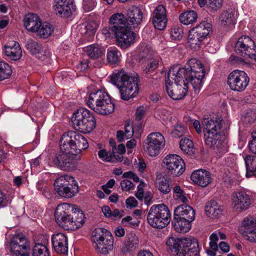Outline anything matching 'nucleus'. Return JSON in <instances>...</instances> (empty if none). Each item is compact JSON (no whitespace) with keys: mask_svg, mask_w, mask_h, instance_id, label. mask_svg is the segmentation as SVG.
Masks as SVG:
<instances>
[{"mask_svg":"<svg viewBox=\"0 0 256 256\" xmlns=\"http://www.w3.org/2000/svg\"><path fill=\"white\" fill-rule=\"evenodd\" d=\"M192 220H186L179 216L174 215V219L172 224L175 230L178 232L186 233L191 228Z\"/></svg>","mask_w":256,"mask_h":256,"instance_id":"nucleus-33","label":"nucleus"},{"mask_svg":"<svg viewBox=\"0 0 256 256\" xmlns=\"http://www.w3.org/2000/svg\"><path fill=\"white\" fill-rule=\"evenodd\" d=\"M54 216L57 224L66 230H74L84 224L83 212L74 205L66 203L58 204L56 208Z\"/></svg>","mask_w":256,"mask_h":256,"instance_id":"nucleus-4","label":"nucleus"},{"mask_svg":"<svg viewBox=\"0 0 256 256\" xmlns=\"http://www.w3.org/2000/svg\"><path fill=\"white\" fill-rule=\"evenodd\" d=\"M102 32L108 37L116 36L118 44L123 48L134 43L135 34L130 30L126 18L122 13L113 14L110 18L108 26L103 28Z\"/></svg>","mask_w":256,"mask_h":256,"instance_id":"nucleus-2","label":"nucleus"},{"mask_svg":"<svg viewBox=\"0 0 256 256\" xmlns=\"http://www.w3.org/2000/svg\"><path fill=\"white\" fill-rule=\"evenodd\" d=\"M11 67L8 64L0 62V81L8 78L12 74Z\"/></svg>","mask_w":256,"mask_h":256,"instance_id":"nucleus-45","label":"nucleus"},{"mask_svg":"<svg viewBox=\"0 0 256 256\" xmlns=\"http://www.w3.org/2000/svg\"><path fill=\"white\" fill-rule=\"evenodd\" d=\"M145 111L143 108H138L136 113V120H141L144 115Z\"/></svg>","mask_w":256,"mask_h":256,"instance_id":"nucleus-62","label":"nucleus"},{"mask_svg":"<svg viewBox=\"0 0 256 256\" xmlns=\"http://www.w3.org/2000/svg\"><path fill=\"white\" fill-rule=\"evenodd\" d=\"M5 54L13 60H19L22 56L19 44L14 40L7 42L5 46Z\"/></svg>","mask_w":256,"mask_h":256,"instance_id":"nucleus-28","label":"nucleus"},{"mask_svg":"<svg viewBox=\"0 0 256 256\" xmlns=\"http://www.w3.org/2000/svg\"><path fill=\"white\" fill-rule=\"evenodd\" d=\"M110 82L120 90L121 98L127 100L135 97L139 91L138 76L130 74L124 68L115 70L110 76Z\"/></svg>","mask_w":256,"mask_h":256,"instance_id":"nucleus-5","label":"nucleus"},{"mask_svg":"<svg viewBox=\"0 0 256 256\" xmlns=\"http://www.w3.org/2000/svg\"><path fill=\"white\" fill-rule=\"evenodd\" d=\"M236 52L243 56L252 58L256 54V46L252 39L248 36L240 38L235 46Z\"/></svg>","mask_w":256,"mask_h":256,"instance_id":"nucleus-18","label":"nucleus"},{"mask_svg":"<svg viewBox=\"0 0 256 256\" xmlns=\"http://www.w3.org/2000/svg\"><path fill=\"white\" fill-rule=\"evenodd\" d=\"M191 30L206 40L212 31V26L210 24L204 21L200 22Z\"/></svg>","mask_w":256,"mask_h":256,"instance_id":"nucleus-36","label":"nucleus"},{"mask_svg":"<svg viewBox=\"0 0 256 256\" xmlns=\"http://www.w3.org/2000/svg\"><path fill=\"white\" fill-rule=\"evenodd\" d=\"M172 252L177 256H199V246L196 239L192 238H169L166 242Z\"/></svg>","mask_w":256,"mask_h":256,"instance_id":"nucleus-7","label":"nucleus"},{"mask_svg":"<svg viewBox=\"0 0 256 256\" xmlns=\"http://www.w3.org/2000/svg\"><path fill=\"white\" fill-rule=\"evenodd\" d=\"M183 30L179 26H174L172 28L170 35L176 40H180L183 37Z\"/></svg>","mask_w":256,"mask_h":256,"instance_id":"nucleus-48","label":"nucleus"},{"mask_svg":"<svg viewBox=\"0 0 256 256\" xmlns=\"http://www.w3.org/2000/svg\"><path fill=\"white\" fill-rule=\"evenodd\" d=\"M217 202L215 200H210L207 202L206 206V212L208 216L213 210L214 208L217 204Z\"/></svg>","mask_w":256,"mask_h":256,"instance_id":"nucleus-54","label":"nucleus"},{"mask_svg":"<svg viewBox=\"0 0 256 256\" xmlns=\"http://www.w3.org/2000/svg\"><path fill=\"white\" fill-rule=\"evenodd\" d=\"M26 48L32 54L38 56L39 58L40 54H42L43 52L42 44L32 40H28Z\"/></svg>","mask_w":256,"mask_h":256,"instance_id":"nucleus-40","label":"nucleus"},{"mask_svg":"<svg viewBox=\"0 0 256 256\" xmlns=\"http://www.w3.org/2000/svg\"><path fill=\"white\" fill-rule=\"evenodd\" d=\"M142 18L143 13L138 7L133 6L129 8L127 11L126 20L127 25L130 26V30H132V26L136 27L138 26Z\"/></svg>","mask_w":256,"mask_h":256,"instance_id":"nucleus-22","label":"nucleus"},{"mask_svg":"<svg viewBox=\"0 0 256 256\" xmlns=\"http://www.w3.org/2000/svg\"><path fill=\"white\" fill-rule=\"evenodd\" d=\"M54 2L56 3L54 10L56 14L65 18L72 15V2L71 0H55Z\"/></svg>","mask_w":256,"mask_h":256,"instance_id":"nucleus-25","label":"nucleus"},{"mask_svg":"<svg viewBox=\"0 0 256 256\" xmlns=\"http://www.w3.org/2000/svg\"><path fill=\"white\" fill-rule=\"evenodd\" d=\"M96 0H83L82 7L86 12H90L96 7Z\"/></svg>","mask_w":256,"mask_h":256,"instance_id":"nucleus-50","label":"nucleus"},{"mask_svg":"<svg viewBox=\"0 0 256 256\" xmlns=\"http://www.w3.org/2000/svg\"><path fill=\"white\" fill-rule=\"evenodd\" d=\"M41 19L35 14L30 13L26 14L24 19V24L26 28L29 32H36L41 25Z\"/></svg>","mask_w":256,"mask_h":256,"instance_id":"nucleus-27","label":"nucleus"},{"mask_svg":"<svg viewBox=\"0 0 256 256\" xmlns=\"http://www.w3.org/2000/svg\"><path fill=\"white\" fill-rule=\"evenodd\" d=\"M184 132V128L182 126H176L174 130L172 131V134L174 136L180 138L183 136Z\"/></svg>","mask_w":256,"mask_h":256,"instance_id":"nucleus-58","label":"nucleus"},{"mask_svg":"<svg viewBox=\"0 0 256 256\" xmlns=\"http://www.w3.org/2000/svg\"><path fill=\"white\" fill-rule=\"evenodd\" d=\"M201 68H203V66L200 60L196 58H192L188 61L186 67L183 68L188 70L189 72H194L196 71V68L200 69Z\"/></svg>","mask_w":256,"mask_h":256,"instance_id":"nucleus-46","label":"nucleus"},{"mask_svg":"<svg viewBox=\"0 0 256 256\" xmlns=\"http://www.w3.org/2000/svg\"><path fill=\"white\" fill-rule=\"evenodd\" d=\"M122 177L124 178H129L132 179L135 182H138L140 181V179L137 175H136L132 171L124 172L122 174Z\"/></svg>","mask_w":256,"mask_h":256,"instance_id":"nucleus-57","label":"nucleus"},{"mask_svg":"<svg viewBox=\"0 0 256 256\" xmlns=\"http://www.w3.org/2000/svg\"><path fill=\"white\" fill-rule=\"evenodd\" d=\"M196 71L189 72L178 66H174L168 71V76H171L172 80L176 82L186 80L191 84L194 91L199 90L202 86V80L205 75V70L203 68H196Z\"/></svg>","mask_w":256,"mask_h":256,"instance_id":"nucleus-6","label":"nucleus"},{"mask_svg":"<svg viewBox=\"0 0 256 256\" xmlns=\"http://www.w3.org/2000/svg\"><path fill=\"white\" fill-rule=\"evenodd\" d=\"M223 0H208V8L212 12H216L222 6Z\"/></svg>","mask_w":256,"mask_h":256,"instance_id":"nucleus-47","label":"nucleus"},{"mask_svg":"<svg viewBox=\"0 0 256 256\" xmlns=\"http://www.w3.org/2000/svg\"><path fill=\"white\" fill-rule=\"evenodd\" d=\"M54 186L58 195L65 198H71L78 192V186L74 178L68 175L56 178Z\"/></svg>","mask_w":256,"mask_h":256,"instance_id":"nucleus-12","label":"nucleus"},{"mask_svg":"<svg viewBox=\"0 0 256 256\" xmlns=\"http://www.w3.org/2000/svg\"><path fill=\"white\" fill-rule=\"evenodd\" d=\"M10 250L14 256H30V244L22 234L14 236L10 242Z\"/></svg>","mask_w":256,"mask_h":256,"instance_id":"nucleus-17","label":"nucleus"},{"mask_svg":"<svg viewBox=\"0 0 256 256\" xmlns=\"http://www.w3.org/2000/svg\"><path fill=\"white\" fill-rule=\"evenodd\" d=\"M85 52L92 59L98 60L104 54V50L98 46L90 45L86 48Z\"/></svg>","mask_w":256,"mask_h":256,"instance_id":"nucleus-38","label":"nucleus"},{"mask_svg":"<svg viewBox=\"0 0 256 256\" xmlns=\"http://www.w3.org/2000/svg\"><path fill=\"white\" fill-rule=\"evenodd\" d=\"M89 60L86 59H84L80 62L78 66L82 72H86L89 68Z\"/></svg>","mask_w":256,"mask_h":256,"instance_id":"nucleus-55","label":"nucleus"},{"mask_svg":"<svg viewBox=\"0 0 256 256\" xmlns=\"http://www.w3.org/2000/svg\"><path fill=\"white\" fill-rule=\"evenodd\" d=\"M92 240L98 254L106 255L114 248V238L111 232L102 228H95L92 232Z\"/></svg>","mask_w":256,"mask_h":256,"instance_id":"nucleus-11","label":"nucleus"},{"mask_svg":"<svg viewBox=\"0 0 256 256\" xmlns=\"http://www.w3.org/2000/svg\"><path fill=\"white\" fill-rule=\"evenodd\" d=\"M86 138L74 131L64 133L60 140V152L56 154L52 162L57 167L64 170H72L80 159L78 154L82 150L88 148Z\"/></svg>","mask_w":256,"mask_h":256,"instance_id":"nucleus-1","label":"nucleus"},{"mask_svg":"<svg viewBox=\"0 0 256 256\" xmlns=\"http://www.w3.org/2000/svg\"><path fill=\"white\" fill-rule=\"evenodd\" d=\"M180 146L184 152L188 154L193 153L194 144L189 138H182L180 141Z\"/></svg>","mask_w":256,"mask_h":256,"instance_id":"nucleus-44","label":"nucleus"},{"mask_svg":"<svg viewBox=\"0 0 256 256\" xmlns=\"http://www.w3.org/2000/svg\"><path fill=\"white\" fill-rule=\"evenodd\" d=\"M222 120L218 116L204 118L202 121V126L206 144L222 154L228 152L224 138L220 134Z\"/></svg>","mask_w":256,"mask_h":256,"instance_id":"nucleus-3","label":"nucleus"},{"mask_svg":"<svg viewBox=\"0 0 256 256\" xmlns=\"http://www.w3.org/2000/svg\"><path fill=\"white\" fill-rule=\"evenodd\" d=\"M139 246L138 239L135 234L130 232L126 236V239L121 248L122 253L133 252L138 248Z\"/></svg>","mask_w":256,"mask_h":256,"instance_id":"nucleus-32","label":"nucleus"},{"mask_svg":"<svg viewBox=\"0 0 256 256\" xmlns=\"http://www.w3.org/2000/svg\"><path fill=\"white\" fill-rule=\"evenodd\" d=\"M52 243L54 250L58 254H66L68 252L67 237L62 233L54 234L52 237Z\"/></svg>","mask_w":256,"mask_h":256,"instance_id":"nucleus-21","label":"nucleus"},{"mask_svg":"<svg viewBox=\"0 0 256 256\" xmlns=\"http://www.w3.org/2000/svg\"><path fill=\"white\" fill-rule=\"evenodd\" d=\"M198 18L197 13L193 10H190L181 14L179 16V20L182 24L188 25L196 22Z\"/></svg>","mask_w":256,"mask_h":256,"instance_id":"nucleus-37","label":"nucleus"},{"mask_svg":"<svg viewBox=\"0 0 256 256\" xmlns=\"http://www.w3.org/2000/svg\"><path fill=\"white\" fill-rule=\"evenodd\" d=\"M132 219V218L131 216H127L122 219V223L124 226H126L127 224H128L130 226H138V224L136 222H130Z\"/></svg>","mask_w":256,"mask_h":256,"instance_id":"nucleus-59","label":"nucleus"},{"mask_svg":"<svg viewBox=\"0 0 256 256\" xmlns=\"http://www.w3.org/2000/svg\"><path fill=\"white\" fill-rule=\"evenodd\" d=\"M134 135L132 127L129 124L125 126L124 132L122 130H118L116 132L117 139L119 142L124 141V138L129 139L132 138Z\"/></svg>","mask_w":256,"mask_h":256,"instance_id":"nucleus-42","label":"nucleus"},{"mask_svg":"<svg viewBox=\"0 0 256 256\" xmlns=\"http://www.w3.org/2000/svg\"><path fill=\"white\" fill-rule=\"evenodd\" d=\"M163 166L167 174L174 177L181 176L185 171L184 160L177 154H168L163 160Z\"/></svg>","mask_w":256,"mask_h":256,"instance_id":"nucleus-13","label":"nucleus"},{"mask_svg":"<svg viewBox=\"0 0 256 256\" xmlns=\"http://www.w3.org/2000/svg\"><path fill=\"white\" fill-rule=\"evenodd\" d=\"M147 59V64L143 68L142 74L148 78L152 76V74L158 68L160 58L158 56L152 57L151 54L142 56Z\"/></svg>","mask_w":256,"mask_h":256,"instance_id":"nucleus-31","label":"nucleus"},{"mask_svg":"<svg viewBox=\"0 0 256 256\" xmlns=\"http://www.w3.org/2000/svg\"><path fill=\"white\" fill-rule=\"evenodd\" d=\"M238 230L246 240L252 242H256V217L250 216L246 217Z\"/></svg>","mask_w":256,"mask_h":256,"instance_id":"nucleus-19","label":"nucleus"},{"mask_svg":"<svg viewBox=\"0 0 256 256\" xmlns=\"http://www.w3.org/2000/svg\"><path fill=\"white\" fill-rule=\"evenodd\" d=\"M98 155L100 158L106 162H114L112 160V153L107 152L106 150H102L98 152Z\"/></svg>","mask_w":256,"mask_h":256,"instance_id":"nucleus-49","label":"nucleus"},{"mask_svg":"<svg viewBox=\"0 0 256 256\" xmlns=\"http://www.w3.org/2000/svg\"><path fill=\"white\" fill-rule=\"evenodd\" d=\"M8 204L6 196L4 192L0 189V208L6 206Z\"/></svg>","mask_w":256,"mask_h":256,"instance_id":"nucleus-61","label":"nucleus"},{"mask_svg":"<svg viewBox=\"0 0 256 256\" xmlns=\"http://www.w3.org/2000/svg\"><path fill=\"white\" fill-rule=\"evenodd\" d=\"M114 234L116 236L122 237L124 235L125 231L121 226H118L114 230Z\"/></svg>","mask_w":256,"mask_h":256,"instance_id":"nucleus-63","label":"nucleus"},{"mask_svg":"<svg viewBox=\"0 0 256 256\" xmlns=\"http://www.w3.org/2000/svg\"><path fill=\"white\" fill-rule=\"evenodd\" d=\"M250 78L243 71L235 70L228 76L227 83L230 89L236 92H244L248 85Z\"/></svg>","mask_w":256,"mask_h":256,"instance_id":"nucleus-14","label":"nucleus"},{"mask_svg":"<svg viewBox=\"0 0 256 256\" xmlns=\"http://www.w3.org/2000/svg\"><path fill=\"white\" fill-rule=\"evenodd\" d=\"M174 215L186 220L193 221L195 218V212L192 207L183 204L178 206L174 210Z\"/></svg>","mask_w":256,"mask_h":256,"instance_id":"nucleus-30","label":"nucleus"},{"mask_svg":"<svg viewBox=\"0 0 256 256\" xmlns=\"http://www.w3.org/2000/svg\"><path fill=\"white\" fill-rule=\"evenodd\" d=\"M232 200L236 210H245L251 204L249 195L241 192L234 193L232 196Z\"/></svg>","mask_w":256,"mask_h":256,"instance_id":"nucleus-24","label":"nucleus"},{"mask_svg":"<svg viewBox=\"0 0 256 256\" xmlns=\"http://www.w3.org/2000/svg\"><path fill=\"white\" fill-rule=\"evenodd\" d=\"M102 212L106 217L110 218L112 216V210L108 206H102Z\"/></svg>","mask_w":256,"mask_h":256,"instance_id":"nucleus-64","label":"nucleus"},{"mask_svg":"<svg viewBox=\"0 0 256 256\" xmlns=\"http://www.w3.org/2000/svg\"><path fill=\"white\" fill-rule=\"evenodd\" d=\"M127 208H132L138 206V202L134 197H130L126 200Z\"/></svg>","mask_w":256,"mask_h":256,"instance_id":"nucleus-60","label":"nucleus"},{"mask_svg":"<svg viewBox=\"0 0 256 256\" xmlns=\"http://www.w3.org/2000/svg\"><path fill=\"white\" fill-rule=\"evenodd\" d=\"M204 40L205 39L198 34L192 30L190 29V30L188 38V43L192 49L194 50L200 49Z\"/></svg>","mask_w":256,"mask_h":256,"instance_id":"nucleus-34","label":"nucleus"},{"mask_svg":"<svg viewBox=\"0 0 256 256\" xmlns=\"http://www.w3.org/2000/svg\"><path fill=\"white\" fill-rule=\"evenodd\" d=\"M54 31L53 26L49 23L41 22V25L36 31L37 35L42 38H46L50 36Z\"/></svg>","mask_w":256,"mask_h":256,"instance_id":"nucleus-41","label":"nucleus"},{"mask_svg":"<svg viewBox=\"0 0 256 256\" xmlns=\"http://www.w3.org/2000/svg\"><path fill=\"white\" fill-rule=\"evenodd\" d=\"M237 15L238 12L235 6L224 11L219 18L221 25L230 27L233 26L236 24Z\"/></svg>","mask_w":256,"mask_h":256,"instance_id":"nucleus-26","label":"nucleus"},{"mask_svg":"<svg viewBox=\"0 0 256 256\" xmlns=\"http://www.w3.org/2000/svg\"><path fill=\"white\" fill-rule=\"evenodd\" d=\"M230 60L232 64L234 65L244 64V60L238 56H232L230 58Z\"/></svg>","mask_w":256,"mask_h":256,"instance_id":"nucleus-56","label":"nucleus"},{"mask_svg":"<svg viewBox=\"0 0 256 256\" xmlns=\"http://www.w3.org/2000/svg\"><path fill=\"white\" fill-rule=\"evenodd\" d=\"M72 126L76 130L88 134L96 128V120L93 113L88 109L80 108L73 114Z\"/></svg>","mask_w":256,"mask_h":256,"instance_id":"nucleus-10","label":"nucleus"},{"mask_svg":"<svg viewBox=\"0 0 256 256\" xmlns=\"http://www.w3.org/2000/svg\"><path fill=\"white\" fill-rule=\"evenodd\" d=\"M145 150L151 156H157L165 144L163 136L159 132L150 134L145 140Z\"/></svg>","mask_w":256,"mask_h":256,"instance_id":"nucleus-16","label":"nucleus"},{"mask_svg":"<svg viewBox=\"0 0 256 256\" xmlns=\"http://www.w3.org/2000/svg\"><path fill=\"white\" fill-rule=\"evenodd\" d=\"M171 214L168 208L164 204L152 206L147 214V220L152 227L162 228L170 222Z\"/></svg>","mask_w":256,"mask_h":256,"instance_id":"nucleus-9","label":"nucleus"},{"mask_svg":"<svg viewBox=\"0 0 256 256\" xmlns=\"http://www.w3.org/2000/svg\"><path fill=\"white\" fill-rule=\"evenodd\" d=\"M87 104L96 112L104 115L112 113L115 108L109 94L102 90L91 92L89 95Z\"/></svg>","mask_w":256,"mask_h":256,"instance_id":"nucleus-8","label":"nucleus"},{"mask_svg":"<svg viewBox=\"0 0 256 256\" xmlns=\"http://www.w3.org/2000/svg\"><path fill=\"white\" fill-rule=\"evenodd\" d=\"M151 20L155 28L159 30H164L166 26L167 18L165 7L160 4L154 10L151 17Z\"/></svg>","mask_w":256,"mask_h":256,"instance_id":"nucleus-20","label":"nucleus"},{"mask_svg":"<svg viewBox=\"0 0 256 256\" xmlns=\"http://www.w3.org/2000/svg\"><path fill=\"white\" fill-rule=\"evenodd\" d=\"M32 256H50V253L44 244L38 243L33 248Z\"/></svg>","mask_w":256,"mask_h":256,"instance_id":"nucleus-43","label":"nucleus"},{"mask_svg":"<svg viewBox=\"0 0 256 256\" xmlns=\"http://www.w3.org/2000/svg\"><path fill=\"white\" fill-rule=\"evenodd\" d=\"M120 186L122 190L128 191L131 189H132L134 184L129 180H124L121 182Z\"/></svg>","mask_w":256,"mask_h":256,"instance_id":"nucleus-52","label":"nucleus"},{"mask_svg":"<svg viewBox=\"0 0 256 256\" xmlns=\"http://www.w3.org/2000/svg\"><path fill=\"white\" fill-rule=\"evenodd\" d=\"M86 32L90 33V34H93L96 29V24L94 22L86 23L85 25Z\"/></svg>","mask_w":256,"mask_h":256,"instance_id":"nucleus-53","label":"nucleus"},{"mask_svg":"<svg viewBox=\"0 0 256 256\" xmlns=\"http://www.w3.org/2000/svg\"><path fill=\"white\" fill-rule=\"evenodd\" d=\"M171 76H168V72L167 77L166 78V88L168 96L173 100H179L184 98L188 90L190 84L188 82L184 79V80L176 82L175 80L176 85L173 86L171 82Z\"/></svg>","mask_w":256,"mask_h":256,"instance_id":"nucleus-15","label":"nucleus"},{"mask_svg":"<svg viewBox=\"0 0 256 256\" xmlns=\"http://www.w3.org/2000/svg\"><path fill=\"white\" fill-rule=\"evenodd\" d=\"M170 179L169 177L162 172L157 173L156 178V186L160 193L166 194L172 190L170 184Z\"/></svg>","mask_w":256,"mask_h":256,"instance_id":"nucleus-29","label":"nucleus"},{"mask_svg":"<svg viewBox=\"0 0 256 256\" xmlns=\"http://www.w3.org/2000/svg\"><path fill=\"white\" fill-rule=\"evenodd\" d=\"M244 160L246 170V176H256V156L248 154Z\"/></svg>","mask_w":256,"mask_h":256,"instance_id":"nucleus-35","label":"nucleus"},{"mask_svg":"<svg viewBox=\"0 0 256 256\" xmlns=\"http://www.w3.org/2000/svg\"><path fill=\"white\" fill-rule=\"evenodd\" d=\"M222 209L221 206L217 204L213 210L208 216L212 218H218L222 214Z\"/></svg>","mask_w":256,"mask_h":256,"instance_id":"nucleus-51","label":"nucleus"},{"mask_svg":"<svg viewBox=\"0 0 256 256\" xmlns=\"http://www.w3.org/2000/svg\"><path fill=\"white\" fill-rule=\"evenodd\" d=\"M107 60L110 65L118 64L120 62L121 53L116 48H110L107 50Z\"/></svg>","mask_w":256,"mask_h":256,"instance_id":"nucleus-39","label":"nucleus"},{"mask_svg":"<svg viewBox=\"0 0 256 256\" xmlns=\"http://www.w3.org/2000/svg\"><path fill=\"white\" fill-rule=\"evenodd\" d=\"M190 178L194 183L202 187L208 186L212 179L210 172L202 169L194 170Z\"/></svg>","mask_w":256,"mask_h":256,"instance_id":"nucleus-23","label":"nucleus"}]
</instances>
